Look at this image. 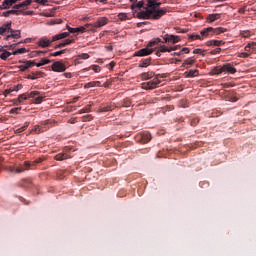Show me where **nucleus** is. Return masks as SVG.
Returning <instances> with one entry per match:
<instances>
[{"instance_id":"nucleus-1","label":"nucleus","mask_w":256,"mask_h":256,"mask_svg":"<svg viewBox=\"0 0 256 256\" xmlns=\"http://www.w3.org/2000/svg\"><path fill=\"white\" fill-rule=\"evenodd\" d=\"M160 5L159 0H147V8L145 11L138 12V19H161L167 13V9L157 10Z\"/></svg>"},{"instance_id":"nucleus-2","label":"nucleus","mask_w":256,"mask_h":256,"mask_svg":"<svg viewBox=\"0 0 256 256\" xmlns=\"http://www.w3.org/2000/svg\"><path fill=\"white\" fill-rule=\"evenodd\" d=\"M162 43L158 46V50L156 51V56L161 57V53H171V45H175L176 43H179L181 41V37L173 34H166L163 37Z\"/></svg>"},{"instance_id":"nucleus-3","label":"nucleus","mask_w":256,"mask_h":256,"mask_svg":"<svg viewBox=\"0 0 256 256\" xmlns=\"http://www.w3.org/2000/svg\"><path fill=\"white\" fill-rule=\"evenodd\" d=\"M65 37H69V34L68 33L57 34L54 37H52L51 40H49L47 37H43L38 40L37 45L42 49H47V47H50L53 42L59 41V39H65Z\"/></svg>"},{"instance_id":"nucleus-4","label":"nucleus","mask_w":256,"mask_h":256,"mask_svg":"<svg viewBox=\"0 0 256 256\" xmlns=\"http://www.w3.org/2000/svg\"><path fill=\"white\" fill-rule=\"evenodd\" d=\"M37 164L35 163V161L29 162V161H25L24 164L19 165V166H15V167H10L9 171L10 173H25V171H29V169H35V166Z\"/></svg>"},{"instance_id":"nucleus-5","label":"nucleus","mask_w":256,"mask_h":256,"mask_svg":"<svg viewBox=\"0 0 256 256\" xmlns=\"http://www.w3.org/2000/svg\"><path fill=\"white\" fill-rule=\"evenodd\" d=\"M165 77V74H157L153 80L142 83V89H145L146 91L157 89V86L161 83V79H165Z\"/></svg>"},{"instance_id":"nucleus-6","label":"nucleus","mask_w":256,"mask_h":256,"mask_svg":"<svg viewBox=\"0 0 256 256\" xmlns=\"http://www.w3.org/2000/svg\"><path fill=\"white\" fill-rule=\"evenodd\" d=\"M136 141L145 145V143L151 141V134L149 132H141L136 136Z\"/></svg>"},{"instance_id":"nucleus-7","label":"nucleus","mask_w":256,"mask_h":256,"mask_svg":"<svg viewBox=\"0 0 256 256\" xmlns=\"http://www.w3.org/2000/svg\"><path fill=\"white\" fill-rule=\"evenodd\" d=\"M69 147L64 148V150L54 156L55 161H65L66 159H71L69 155Z\"/></svg>"},{"instance_id":"nucleus-8","label":"nucleus","mask_w":256,"mask_h":256,"mask_svg":"<svg viewBox=\"0 0 256 256\" xmlns=\"http://www.w3.org/2000/svg\"><path fill=\"white\" fill-rule=\"evenodd\" d=\"M51 69L55 73H64V71H67V67L61 61L54 62L51 66Z\"/></svg>"},{"instance_id":"nucleus-9","label":"nucleus","mask_w":256,"mask_h":256,"mask_svg":"<svg viewBox=\"0 0 256 256\" xmlns=\"http://www.w3.org/2000/svg\"><path fill=\"white\" fill-rule=\"evenodd\" d=\"M50 121L46 120L44 122L41 123V125H36L34 126V128L32 129L33 133L39 134V133H44V131H47V129H49V127H47V125H49Z\"/></svg>"},{"instance_id":"nucleus-10","label":"nucleus","mask_w":256,"mask_h":256,"mask_svg":"<svg viewBox=\"0 0 256 256\" xmlns=\"http://www.w3.org/2000/svg\"><path fill=\"white\" fill-rule=\"evenodd\" d=\"M36 95H39V91H32L29 94H20L18 96V103H23V101H27V99H33Z\"/></svg>"},{"instance_id":"nucleus-11","label":"nucleus","mask_w":256,"mask_h":256,"mask_svg":"<svg viewBox=\"0 0 256 256\" xmlns=\"http://www.w3.org/2000/svg\"><path fill=\"white\" fill-rule=\"evenodd\" d=\"M153 49L143 48L135 52L134 57H147V55H151L153 53Z\"/></svg>"},{"instance_id":"nucleus-12","label":"nucleus","mask_w":256,"mask_h":256,"mask_svg":"<svg viewBox=\"0 0 256 256\" xmlns=\"http://www.w3.org/2000/svg\"><path fill=\"white\" fill-rule=\"evenodd\" d=\"M19 63H24L23 65L18 66V69H20V71L25 72L26 69H30V67H35V61H23L20 60Z\"/></svg>"},{"instance_id":"nucleus-13","label":"nucleus","mask_w":256,"mask_h":256,"mask_svg":"<svg viewBox=\"0 0 256 256\" xmlns=\"http://www.w3.org/2000/svg\"><path fill=\"white\" fill-rule=\"evenodd\" d=\"M0 33H19V31L11 28V22H8L0 27Z\"/></svg>"},{"instance_id":"nucleus-14","label":"nucleus","mask_w":256,"mask_h":256,"mask_svg":"<svg viewBox=\"0 0 256 256\" xmlns=\"http://www.w3.org/2000/svg\"><path fill=\"white\" fill-rule=\"evenodd\" d=\"M145 3L143 2V1H139L138 3H136V4H132L131 5V9H132V11H133V14L134 15H136V17H137V15H138V13H141V11H139V10H141L142 8H143V5H144Z\"/></svg>"},{"instance_id":"nucleus-15","label":"nucleus","mask_w":256,"mask_h":256,"mask_svg":"<svg viewBox=\"0 0 256 256\" xmlns=\"http://www.w3.org/2000/svg\"><path fill=\"white\" fill-rule=\"evenodd\" d=\"M209 31H213V33H225L227 29L223 27H219L216 29H213V27H208V28H205L204 30H201L200 33H207Z\"/></svg>"},{"instance_id":"nucleus-16","label":"nucleus","mask_w":256,"mask_h":256,"mask_svg":"<svg viewBox=\"0 0 256 256\" xmlns=\"http://www.w3.org/2000/svg\"><path fill=\"white\" fill-rule=\"evenodd\" d=\"M224 73H230L231 75H235L237 73V69L231 65V63H226L223 65Z\"/></svg>"},{"instance_id":"nucleus-17","label":"nucleus","mask_w":256,"mask_h":256,"mask_svg":"<svg viewBox=\"0 0 256 256\" xmlns=\"http://www.w3.org/2000/svg\"><path fill=\"white\" fill-rule=\"evenodd\" d=\"M224 44L223 40H209L206 42L207 47H221Z\"/></svg>"},{"instance_id":"nucleus-18","label":"nucleus","mask_w":256,"mask_h":256,"mask_svg":"<svg viewBox=\"0 0 256 256\" xmlns=\"http://www.w3.org/2000/svg\"><path fill=\"white\" fill-rule=\"evenodd\" d=\"M205 37H207V34H205V33H201V34H190V35L188 36V39H189L190 41H195V40H197V39H199V40L201 41V40L205 39Z\"/></svg>"},{"instance_id":"nucleus-19","label":"nucleus","mask_w":256,"mask_h":256,"mask_svg":"<svg viewBox=\"0 0 256 256\" xmlns=\"http://www.w3.org/2000/svg\"><path fill=\"white\" fill-rule=\"evenodd\" d=\"M115 109V106L113 105H107V106H100L97 110V113H107L109 111H113Z\"/></svg>"},{"instance_id":"nucleus-20","label":"nucleus","mask_w":256,"mask_h":256,"mask_svg":"<svg viewBox=\"0 0 256 256\" xmlns=\"http://www.w3.org/2000/svg\"><path fill=\"white\" fill-rule=\"evenodd\" d=\"M68 29V33H83L85 31L84 26L76 27V28H71L69 25L66 26Z\"/></svg>"},{"instance_id":"nucleus-21","label":"nucleus","mask_w":256,"mask_h":256,"mask_svg":"<svg viewBox=\"0 0 256 256\" xmlns=\"http://www.w3.org/2000/svg\"><path fill=\"white\" fill-rule=\"evenodd\" d=\"M71 43H73V39L63 40L61 43L55 46V49H61L63 47H67V45H71Z\"/></svg>"},{"instance_id":"nucleus-22","label":"nucleus","mask_w":256,"mask_h":256,"mask_svg":"<svg viewBox=\"0 0 256 256\" xmlns=\"http://www.w3.org/2000/svg\"><path fill=\"white\" fill-rule=\"evenodd\" d=\"M218 19H221V14H210L207 17L208 23H213L215 21H218Z\"/></svg>"},{"instance_id":"nucleus-23","label":"nucleus","mask_w":256,"mask_h":256,"mask_svg":"<svg viewBox=\"0 0 256 256\" xmlns=\"http://www.w3.org/2000/svg\"><path fill=\"white\" fill-rule=\"evenodd\" d=\"M91 87H101V82L92 81V82H88L84 85V89H91Z\"/></svg>"},{"instance_id":"nucleus-24","label":"nucleus","mask_w":256,"mask_h":256,"mask_svg":"<svg viewBox=\"0 0 256 256\" xmlns=\"http://www.w3.org/2000/svg\"><path fill=\"white\" fill-rule=\"evenodd\" d=\"M33 3V0H26L24 2H21L20 4L14 5V9H21V7H27V5H31Z\"/></svg>"},{"instance_id":"nucleus-25","label":"nucleus","mask_w":256,"mask_h":256,"mask_svg":"<svg viewBox=\"0 0 256 256\" xmlns=\"http://www.w3.org/2000/svg\"><path fill=\"white\" fill-rule=\"evenodd\" d=\"M12 2H11V0H4L3 2H2V5H0V9H9L10 7H12Z\"/></svg>"},{"instance_id":"nucleus-26","label":"nucleus","mask_w":256,"mask_h":256,"mask_svg":"<svg viewBox=\"0 0 256 256\" xmlns=\"http://www.w3.org/2000/svg\"><path fill=\"white\" fill-rule=\"evenodd\" d=\"M107 25V18H100L96 23H94V27H103Z\"/></svg>"},{"instance_id":"nucleus-27","label":"nucleus","mask_w":256,"mask_h":256,"mask_svg":"<svg viewBox=\"0 0 256 256\" xmlns=\"http://www.w3.org/2000/svg\"><path fill=\"white\" fill-rule=\"evenodd\" d=\"M159 43H162L160 38H154L151 40L148 44L147 47H155V45H159Z\"/></svg>"},{"instance_id":"nucleus-28","label":"nucleus","mask_w":256,"mask_h":256,"mask_svg":"<svg viewBox=\"0 0 256 256\" xmlns=\"http://www.w3.org/2000/svg\"><path fill=\"white\" fill-rule=\"evenodd\" d=\"M221 73H224L223 66H217L212 70V75H221Z\"/></svg>"},{"instance_id":"nucleus-29","label":"nucleus","mask_w":256,"mask_h":256,"mask_svg":"<svg viewBox=\"0 0 256 256\" xmlns=\"http://www.w3.org/2000/svg\"><path fill=\"white\" fill-rule=\"evenodd\" d=\"M11 55H13V53L5 50L3 52V54H0V59H2V61H7V59H9V57H11Z\"/></svg>"},{"instance_id":"nucleus-30","label":"nucleus","mask_w":256,"mask_h":256,"mask_svg":"<svg viewBox=\"0 0 256 256\" xmlns=\"http://www.w3.org/2000/svg\"><path fill=\"white\" fill-rule=\"evenodd\" d=\"M154 73L153 72H146V73H142L141 77L144 81H147L149 79H152V77H154Z\"/></svg>"},{"instance_id":"nucleus-31","label":"nucleus","mask_w":256,"mask_h":256,"mask_svg":"<svg viewBox=\"0 0 256 256\" xmlns=\"http://www.w3.org/2000/svg\"><path fill=\"white\" fill-rule=\"evenodd\" d=\"M151 65V58H147L141 61L139 67H149Z\"/></svg>"},{"instance_id":"nucleus-32","label":"nucleus","mask_w":256,"mask_h":256,"mask_svg":"<svg viewBox=\"0 0 256 256\" xmlns=\"http://www.w3.org/2000/svg\"><path fill=\"white\" fill-rule=\"evenodd\" d=\"M20 37H21V33H11L6 37V39L7 41H9V39H19Z\"/></svg>"},{"instance_id":"nucleus-33","label":"nucleus","mask_w":256,"mask_h":256,"mask_svg":"<svg viewBox=\"0 0 256 256\" xmlns=\"http://www.w3.org/2000/svg\"><path fill=\"white\" fill-rule=\"evenodd\" d=\"M244 49L245 51H251V49H256V42L248 43Z\"/></svg>"},{"instance_id":"nucleus-34","label":"nucleus","mask_w":256,"mask_h":256,"mask_svg":"<svg viewBox=\"0 0 256 256\" xmlns=\"http://www.w3.org/2000/svg\"><path fill=\"white\" fill-rule=\"evenodd\" d=\"M23 53H27V49L25 48L16 49L14 52H12V55H21Z\"/></svg>"},{"instance_id":"nucleus-35","label":"nucleus","mask_w":256,"mask_h":256,"mask_svg":"<svg viewBox=\"0 0 256 256\" xmlns=\"http://www.w3.org/2000/svg\"><path fill=\"white\" fill-rule=\"evenodd\" d=\"M43 99H45V96H41V92H39V95L35 96V103H43Z\"/></svg>"},{"instance_id":"nucleus-36","label":"nucleus","mask_w":256,"mask_h":256,"mask_svg":"<svg viewBox=\"0 0 256 256\" xmlns=\"http://www.w3.org/2000/svg\"><path fill=\"white\" fill-rule=\"evenodd\" d=\"M65 51H67V49L53 52L50 54V57H59V55H63V53H65Z\"/></svg>"},{"instance_id":"nucleus-37","label":"nucleus","mask_w":256,"mask_h":256,"mask_svg":"<svg viewBox=\"0 0 256 256\" xmlns=\"http://www.w3.org/2000/svg\"><path fill=\"white\" fill-rule=\"evenodd\" d=\"M118 18L120 19V21H127V19H129V16L127 15V13H119Z\"/></svg>"},{"instance_id":"nucleus-38","label":"nucleus","mask_w":256,"mask_h":256,"mask_svg":"<svg viewBox=\"0 0 256 256\" xmlns=\"http://www.w3.org/2000/svg\"><path fill=\"white\" fill-rule=\"evenodd\" d=\"M60 23H63V20L61 18L51 20L48 25H60Z\"/></svg>"},{"instance_id":"nucleus-39","label":"nucleus","mask_w":256,"mask_h":256,"mask_svg":"<svg viewBox=\"0 0 256 256\" xmlns=\"http://www.w3.org/2000/svg\"><path fill=\"white\" fill-rule=\"evenodd\" d=\"M193 53L195 55H203V57H205V50H203L201 48L194 49Z\"/></svg>"},{"instance_id":"nucleus-40","label":"nucleus","mask_w":256,"mask_h":256,"mask_svg":"<svg viewBox=\"0 0 256 256\" xmlns=\"http://www.w3.org/2000/svg\"><path fill=\"white\" fill-rule=\"evenodd\" d=\"M197 75H199V71L198 70H190L188 72V77H197Z\"/></svg>"},{"instance_id":"nucleus-41","label":"nucleus","mask_w":256,"mask_h":256,"mask_svg":"<svg viewBox=\"0 0 256 256\" xmlns=\"http://www.w3.org/2000/svg\"><path fill=\"white\" fill-rule=\"evenodd\" d=\"M29 127V123H26L24 126H22L21 128H18L16 130V133H23V131H25L27 128Z\"/></svg>"},{"instance_id":"nucleus-42","label":"nucleus","mask_w":256,"mask_h":256,"mask_svg":"<svg viewBox=\"0 0 256 256\" xmlns=\"http://www.w3.org/2000/svg\"><path fill=\"white\" fill-rule=\"evenodd\" d=\"M39 75H41V73H32L31 75H28V79L34 81L35 79H38Z\"/></svg>"},{"instance_id":"nucleus-43","label":"nucleus","mask_w":256,"mask_h":256,"mask_svg":"<svg viewBox=\"0 0 256 256\" xmlns=\"http://www.w3.org/2000/svg\"><path fill=\"white\" fill-rule=\"evenodd\" d=\"M40 63L41 65H49V63H51V60L47 59V58H41L40 59Z\"/></svg>"},{"instance_id":"nucleus-44","label":"nucleus","mask_w":256,"mask_h":256,"mask_svg":"<svg viewBox=\"0 0 256 256\" xmlns=\"http://www.w3.org/2000/svg\"><path fill=\"white\" fill-rule=\"evenodd\" d=\"M34 3H38L40 5H49V0H34Z\"/></svg>"},{"instance_id":"nucleus-45","label":"nucleus","mask_w":256,"mask_h":256,"mask_svg":"<svg viewBox=\"0 0 256 256\" xmlns=\"http://www.w3.org/2000/svg\"><path fill=\"white\" fill-rule=\"evenodd\" d=\"M82 121H93V115H85L82 117Z\"/></svg>"},{"instance_id":"nucleus-46","label":"nucleus","mask_w":256,"mask_h":256,"mask_svg":"<svg viewBox=\"0 0 256 256\" xmlns=\"http://www.w3.org/2000/svg\"><path fill=\"white\" fill-rule=\"evenodd\" d=\"M91 111V105H88L80 110V113H90Z\"/></svg>"},{"instance_id":"nucleus-47","label":"nucleus","mask_w":256,"mask_h":256,"mask_svg":"<svg viewBox=\"0 0 256 256\" xmlns=\"http://www.w3.org/2000/svg\"><path fill=\"white\" fill-rule=\"evenodd\" d=\"M193 63H195L193 58H188L184 61V65H193Z\"/></svg>"},{"instance_id":"nucleus-48","label":"nucleus","mask_w":256,"mask_h":256,"mask_svg":"<svg viewBox=\"0 0 256 256\" xmlns=\"http://www.w3.org/2000/svg\"><path fill=\"white\" fill-rule=\"evenodd\" d=\"M219 53H221V48L219 47L210 51V55H219Z\"/></svg>"},{"instance_id":"nucleus-49","label":"nucleus","mask_w":256,"mask_h":256,"mask_svg":"<svg viewBox=\"0 0 256 256\" xmlns=\"http://www.w3.org/2000/svg\"><path fill=\"white\" fill-rule=\"evenodd\" d=\"M170 32L175 31L176 33H187V30H181V28H173V30H167Z\"/></svg>"},{"instance_id":"nucleus-50","label":"nucleus","mask_w":256,"mask_h":256,"mask_svg":"<svg viewBox=\"0 0 256 256\" xmlns=\"http://www.w3.org/2000/svg\"><path fill=\"white\" fill-rule=\"evenodd\" d=\"M32 53L34 54L35 57H40V55H44L45 51L39 50V51H34Z\"/></svg>"},{"instance_id":"nucleus-51","label":"nucleus","mask_w":256,"mask_h":256,"mask_svg":"<svg viewBox=\"0 0 256 256\" xmlns=\"http://www.w3.org/2000/svg\"><path fill=\"white\" fill-rule=\"evenodd\" d=\"M19 111H21V107H17V108H12L11 110H10V113L11 114H17V113H19Z\"/></svg>"},{"instance_id":"nucleus-52","label":"nucleus","mask_w":256,"mask_h":256,"mask_svg":"<svg viewBox=\"0 0 256 256\" xmlns=\"http://www.w3.org/2000/svg\"><path fill=\"white\" fill-rule=\"evenodd\" d=\"M92 69L94 70V73H99V71H101V67H99V65H92Z\"/></svg>"},{"instance_id":"nucleus-53","label":"nucleus","mask_w":256,"mask_h":256,"mask_svg":"<svg viewBox=\"0 0 256 256\" xmlns=\"http://www.w3.org/2000/svg\"><path fill=\"white\" fill-rule=\"evenodd\" d=\"M80 59H89V54L88 53H82L78 56Z\"/></svg>"},{"instance_id":"nucleus-54","label":"nucleus","mask_w":256,"mask_h":256,"mask_svg":"<svg viewBox=\"0 0 256 256\" xmlns=\"http://www.w3.org/2000/svg\"><path fill=\"white\" fill-rule=\"evenodd\" d=\"M197 123H199V118H195V119L191 120L192 127H195V125H197Z\"/></svg>"},{"instance_id":"nucleus-55","label":"nucleus","mask_w":256,"mask_h":256,"mask_svg":"<svg viewBox=\"0 0 256 256\" xmlns=\"http://www.w3.org/2000/svg\"><path fill=\"white\" fill-rule=\"evenodd\" d=\"M13 91H15V90H13V89H11V88L5 90L4 93H3L4 97H7V95H9V93H13Z\"/></svg>"},{"instance_id":"nucleus-56","label":"nucleus","mask_w":256,"mask_h":256,"mask_svg":"<svg viewBox=\"0 0 256 256\" xmlns=\"http://www.w3.org/2000/svg\"><path fill=\"white\" fill-rule=\"evenodd\" d=\"M170 49H171V51H177V49H181V46L180 45H175V46L170 45Z\"/></svg>"},{"instance_id":"nucleus-57","label":"nucleus","mask_w":256,"mask_h":256,"mask_svg":"<svg viewBox=\"0 0 256 256\" xmlns=\"http://www.w3.org/2000/svg\"><path fill=\"white\" fill-rule=\"evenodd\" d=\"M239 57H242V58H244V59H247V57H249V53H247V52H242V53H240Z\"/></svg>"},{"instance_id":"nucleus-58","label":"nucleus","mask_w":256,"mask_h":256,"mask_svg":"<svg viewBox=\"0 0 256 256\" xmlns=\"http://www.w3.org/2000/svg\"><path fill=\"white\" fill-rule=\"evenodd\" d=\"M21 89H23V85L18 84V85L15 86L12 90H14V91H19V90H21Z\"/></svg>"},{"instance_id":"nucleus-59","label":"nucleus","mask_w":256,"mask_h":256,"mask_svg":"<svg viewBox=\"0 0 256 256\" xmlns=\"http://www.w3.org/2000/svg\"><path fill=\"white\" fill-rule=\"evenodd\" d=\"M6 13H9L10 15H17L18 11L17 10H9Z\"/></svg>"},{"instance_id":"nucleus-60","label":"nucleus","mask_w":256,"mask_h":256,"mask_svg":"<svg viewBox=\"0 0 256 256\" xmlns=\"http://www.w3.org/2000/svg\"><path fill=\"white\" fill-rule=\"evenodd\" d=\"M63 75H64V77H66V79H71V77H72L71 73H69V72H66Z\"/></svg>"},{"instance_id":"nucleus-61","label":"nucleus","mask_w":256,"mask_h":256,"mask_svg":"<svg viewBox=\"0 0 256 256\" xmlns=\"http://www.w3.org/2000/svg\"><path fill=\"white\" fill-rule=\"evenodd\" d=\"M36 165H39V163H43V159L42 158H38L36 160H34Z\"/></svg>"},{"instance_id":"nucleus-62","label":"nucleus","mask_w":256,"mask_h":256,"mask_svg":"<svg viewBox=\"0 0 256 256\" xmlns=\"http://www.w3.org/2000/svg\"><path fill=\"white\" fill-rule=\"evenodd\" d=\"M189 48H187V47H185V48H182V50H181V53H189Z\"/></svg>"},{"instance_id":"nucleus-63","label":"nucleus","mask_w":256,"mask_h":256,"mask_svg":"<svg viewBox=\"0 0 256 256\" xmlns=\"http://www.w3.org/2000/svg\"><path fill=\"white\" fill-rule=\"evenodd\" d=\"M14 105H21V102L18 101V98L14 100Z\"/></svg>"},{"instance_id":"nucleus-64","label":"nucleus","mask_w":256,"mask_h":256,"mask_svg":"<svg viewBox=\"0 0 256 256\" xmlns=\"http://www.w3.org/2000/svg\"><path fill=\"white\" fill-rule=\"evenodd\" d=\"M131 105V102L130 101H127L124 103V107H129Z\"/></svg>"}]
</instances>
